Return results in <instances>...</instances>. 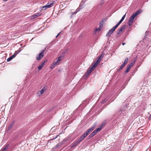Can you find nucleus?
<instances>
[{
  "label": "nucleus",
  "mask_w": 151,
  "mask_h": 151,
  "mask_svg": "<svg viewBox=\"0 0 151 151\" xmlns=\"http://www.w3.org/2000/svg\"><path fill=\"white\" fill-rule=\"evenodd\" d=\"M54 4V1H49L46 5L42 7L43 8H49L52 6Z\"/></svg>",
  "instance_id": "nucleus-1"
},
{
  "label": "nucleus",
  "mask_w": 151,
  "mask_h": 151,
  "mask_svg": "<svg viewBox=\"0 0 151 151\" xmlns=\"http://www.w3.org/2000/svg\"><path fill=\"white\" fill-rule=\"evenodd\" d=\"M117 28V27L115 26L113 27L112 28L110 29L109 32H108L107 34L106 35L107 37H109L112 34L115 29Z\"/></svg>",
  "instance_id": "nucleus-2"
},
{
  "label": "nucleus",
  "mask_w": 151,
  "mask_h": 151,
  "mask_svg": "<svg viewBox=\"0 0 151 151\" xmlns=\"http://www.w3.org/2000/svg\"><path fill=\"white\" fill-rule=\"evenodd\" d=\"M45 52V50H43L42 52L40 53L36 57V59L37 60H40L41 58H42L44 56V53Z\"/></svg>",
  "instance_id": "nucleus-3"
},
{
  "label": "nucleus",
  "mask_w": 151,
  "mask_h": 151,
  "mask_svg": "<svg viewBox=\"0 0 151 151\" xmlns=\"http://www.w3.org/2000/svg\"><path fill=\"white\" fill-rule=\"evenodd\" d=\"M96 67L95 65H93L91 68L87 70L86 76H88Z\"/></svg>",
  "instance_id": "nucleus-4"
},
{
  "label": "nucleus",
  "mask_w": 151,
  "mask_h": 151,
  "mask_svg": "<svg viewBox=\"0 0 151 151\" xmlns=\"http://www.w3.org/2000/svg\"><path fill=\"white\" fill-rule=\"evenodd\" d=\"M126 27V25H123L122 27L120 29H119V30H118V32L117 33V34H119V33H121L123 31V29L125 28V27Z\"/></svg>",
  "instance_id": "nucleus-5"
},
{
  "label": "nucleus",
  "mask_w": 151,
  "mask_h": 151,
  "mask_svg": "<svg viewBox=\"0 0 151 151\" xmlns=\"http://www.w3.org/2000/svg\"><path fill=\"white\" fill-rule=\"evenodd\" d=\"M96 134V133H95V132L93 131L88 136L87 138V139L88 140L89 139H90L91 138L93 137V136H94Z\"/></svg>",
  "instance_id": "nucleus-6"
},
{
  "label": "nucleus",
  "mask_w": 151,
  "mask_h": 151,
  "mask_svg": "<svg viewBox=\"0 0 151 151\" xmlns=\"http://www.w3.org/2000/svg\"><path fill=\"white\" fill-rule=\"evenodd\" d=\"M102 59L99 57L98 60L96 61V62L94 63L93 65H95V67H96L97 65L99 64V63L101 62Z\"/></svg>",
  "instance_id": "nucleus-7"
},
{
  "label": "nucleus",
  "mask_w": 151,
  "mask_h": 151,
  "mask_svg": "<svg viewBox=\"0 0 151 151\" xmlns=\"http://www.w3.org/2000/svg\"><path fill=\"white\" fill-rule=\"evenodd\" d=\"M79 143L77 141H76L75 142H74L73 144L71 145L70 148H72L74 147H76Z\"/></svg>",
  "instance_id": "nucleus-8"
},
{
  "label": "nucleus",
  "mask_w": 151,
  "mask_h": 151,
  "mask_svg": "<svg viewBox=\"0 0 151 151\" xmlns=\"http://www.w3.org/2000/svg\"><path fill=\"white\" fill-rule=\"evenodd\" d=\"M61 57H59L57 59V60L55 62H54L55 63V64L56 65H58L59 63H60V61L61 60Z\"/></svg>",
  "instance_id": "nucleus-9"
},
{
  "label": "nucleus",
  "mask_w": 151,
  "mask_h": 151,
  "mask_svg": "<svg viewBox=\"0 0 151 151\" xmlns=\"http://www.w3.org/2000/svg\"><path fill=\"white\" fill-rule=\"evenodd\" d=\"M141 12V11L140 10H138L136 11L134 14H132V15L135 17L137 16L138 14H139Z\"/></svg>",
  "instance_id": "nucleus-10"
},
{
  "label": "nucleus",
  "mask_w": 151,
  "mask_h": 151,
  "mask_svg": "<svg viewBox=\"0 0 151 151\" xmlns=\"http://www.w3.org/2000/svg\"><path fill=\"white\" fill-rule=\"evenodd\" d=\"M69 139L70 138L69 137H66L65 139H64L63 141H61V142H60L61 143V144L62 145L64 144L65 142L68 141Z\"/></svg>",
  "instance_id": "nucleus-11"
},
{
  "label": "nucleus",
  "mask_w": 151,
  "mask_h": 151,
  "mask_svg": "<svg viewBox=\"0 0 151 151\" xmlns=\"http://www.w3.org/2000/svg\"><path fill=\"white\" fill-rule=\"evenodd\" d=\"M84 138L82 136H81L80 137V138L77 141L79 143H80V142L84 139Z\"/></svg>",
  "instance_id": "nucleus-12"
},
{
  "label": "nucleus",
  "mask_w": 151,
  "mask_h": 151,
  "mask_svg": "<svg viewBox=\"0 0 151 151\" xmlns=\"http://www.w3.org/2000/svg\"><path fill=\"white\" fill-rule=\"evenodd\" d=\"M101 129V127H99L97 129H95L93 131L95 132V133L96 134L97 133V132H99L100 131Z\"/></svg>",
  "instance_id": "nucleus-13"
},
{
  "label": "nucleus",
  "mask_w": 151,
  "mask_h": 151,
  "mask_svg": "<svg viewBox=\"0 0 151 151\" xmlns=\"http://www.w3.org/2000/svg\"><path fill=\"white\" fill-rule=\"evenodd\" d=\"M45 90V87L43 88L42 89L40 92L39 91L38 93V94H39V93L40 92V95H42L43 93L44 92V91Z\"/></svg>",
  "instance_id": "nucleus-14"
},
{
  "label": "nucleus",
  "mask_w": 151,
  "mask_h": 151,
  "mask_svg": "<svg viewBox=\"0 0 151 151\" xmlns=\"http://www.w3.org/2000/svg\"><path fill=\"white\" fill-rule=\"evenodd\" d=\"M14 121H12V122L11 123L10 125L9 126V127H8V129L9 130L13 126V125L14 123Z\"/></svg>",
  "instance_id": "nucleus-15"
},
{
  "label": "nucleus",
  "mask_w": 151,
  "mask_h": 151,
  "mask_svg": "<svg viewBox=\"0 0 151 151\" xmlns=\"http://www.w3.org/2000/svg\"><path fill=\"white\" fill-rule=\"evenodd\" d=\"M40 13H38L37 14L33 15L32 16V18L34 19L38 17L40 15Z\"/></svg>",
  "instance_id": "nucleus-16"
},
{
  "label": "nucleus",
  "mask_w": 151,
  "mask_h": 151,
  "mask_svg": "<svg viewBox=\"0 0 151 151\" xmlns=\"http://www.w3.org/2000/svg\"><path fill=\"white\" fill-rule=\"evenodd\" d=\"M85 1V0H82L81 3L80 4L79 6V7L80 6H81V7H82V8L83 7V6L84 4V2Z\"/></svg>",
  "instance_id": "nucleus-17"
},
{
  "label": "nucleus",
  "mask_w": 151,
  "mask_h": 151,
  "mask_svg": "<svg viewBox=\"0 0 151 151\" xmlns=\"http://www.w3.org/2000/svg\"><path fill=\"white\" fill-rule=\"evenodd\" d=\"M82 9V7H81V6H80L78 8L76 12L73 13V14H75L76 13L78 12L81 9Z\"/></svg>",
  "instance_id": "nucleus-18"
},
{
  "label": "nucleus",
  "mask_w": 151,
  "mask_h": 151,
  "mask_svg": "<svg viewBox=\"0 0 151 151\" xmlns=\"http://www.w3.org/2000/svg\"><path fill=\"white\" fill-rule=\"evenodd\" d=\"M128 60V59L127 58H125V59L124 63H123V64L124 65H125L127 63V61Z\"/></svg>",
  "instance_id": "nucleus-19"
},
{
  "label": "nucleus",
  "mask_w": 151,
  "mask_h": 151,
  "mask_svg": "<svg viewBox=\"0 0 151 151\" xmlns=\"http://www.w3.org/2000/svg\"><path fill=\"white\" fill-rule=\"evenodd\" d=\"M18 52H15L14 53V54L12 56H11V57H12V58H15V56H16V55L17 54H18Z\"/></svg>",
  "instance_id": "nucleus-20"
},
{
  "label": "nucleus",
  "mask_w": 151,
  "mask_h": 151,
  "mask_svg": "<svg viewBox=\"0 0 151 151\" xmlns=\"http://www.w3.org/2000/svg\"><path fill=\"white\" fill-rule=\"evenodd\" d=\"M62 145V144H61V143L60 142L59 143H58L57 144V145L55 147V148H58L59 146H61Z\"/></svg>",
  "instance_id": "nucleus-21"
},
{
  "label": "nucleus",
  "mask_w": 151,
  "mask_h": 151,
  "mask_svg": "<svg viewBox=\"0 0 151 151\" xmlns=\"http://www.w3.org/2000/svg\"><path fill=\"white\" fill-rule=\"evenodd\" d=\"M125 66V65H124L122 64V65H121L120 67L119 68L118 70L120 71L121 70L124 68Z\"/></svg>",
  "instance_id": "nucleus-22"
},
{
  "label": "nucleus",
  "mask_w": 151,
  "mask_h": 151,
  "mask_svg": "<svg viewBox=\"0 0 151 151\" xmlns=\"http://www.w3.org/2000/svg\"><path fill=\"white\" fill-rule=\"evenodd\" d=\"M103 21H102V22H100V23L99 24V28H101V29H102V28L103 27Z\"/></svg>",
  "instance_id": "nucleus-23"
},
{
  "label": "nucleus",
  "mask_w": 151,
  "mask_h": 151,
  "mask_svg": "<svg viewBox=\"0 0 151 151\" xmlns=\"http://www.w3.org/2000/svg\"><path fill=\"white\" fill-rule=\"evenodd\" d=\"M122 21H123L121 19L119 22L117 23V24L116 25H115V26L117 27Z\"/></svg>",
  "instance_id": "nucleus-24"
},
{
  "label": "nucleus",
  "mask_w": 151,
  "mask_h": 151,
  "mask_svg": "<svg viewBox=\"0 0 151 151\" xmlns=\"http://www.w3.org/2000/svg\"><path fill=\"white\" fill-rule=\"evenodd\" d=\"M130 67H129L127 66V69L125 71V73H127L129 71V70H130Z\"/></svg>",
  "instance_id": "nucleus-25"
},
{
  "label": "nucleus",
  "mask_w": 151,
  "mask_h": 151,
  "mask_svg": "<svg viewBox=\"0 0 151 151\" xmlns=\"http://www.w3.org/2000/svg\"><path fill=\"white\" fill-rule=\"evenodd\" d=\"M134 62H133V63L132 62L131 63H130V64H129L128 65V66L130 68L131 67H132V66H133V65L134 64Z\"/></svg>",
  "instance_id": "nucleus-26"
},
{
  "label": "nucleus",
  "mask_w": 151,
  "mask_h": 151,
  "mask_svg": "<svg viewBox=\"0 0 151 151\" xmlns=\"http://www.w3.org/2000/svg\"><path fill=\"white\" fill-rule=\"evenodd\" d=\"M56 65L55 64V63L54 62L53 63H52V64L51 65V66L50 67V68H51V69H53V68H54V66L55 65Z\"/></svg>",
  "instance_id": "nucleus-27"
},
{
  "label": "nucleus",
  "mask_w": 151,
  "mask_h": 151,
  "mask_svg": "<svg viewBox=\"0 0 151 151\" xmlns=\"http://www.w3.org/2000/svg\"><path fill=\"white\" fill-rule=\"evenodd\" d=\"M8 146H6L4 148L2 149L1 151H5L8 148Z\"/></svg>",
  "instance_id": "nucleus-28"
},
{
  "label": "nucleus",
  "mask_w": 151,
  "mask_h": 151,
  "mask_svg": "<svg viewBox=\"0 0 151 151\" xmlns=\"http://www.w3.org/2000/svg\"><path fill=\"white\" fill-rule=\"evenodd\" d=\"M132 22H133L132 21H130V20H129V22H128V25L130 26H131L132 24Z\"/></svg>",
  "instance_id": "nucleus-29"
},
{
  "label": "nucleus",
  "mask_w": 151,
  "mask_h": 151,
  "mask_svg": "<svg viewBox=\"0 0 151 151\" xmlns=\"http://www.w3.org/2000/svg\"><path fill=\"white\" fill-rule=\"evenodd\" d=\"M105 55V54L104 53H102L101 55L100 56V58H101L102 59V58H103V57H104V55Z\"/></svg>",
  "instance_id": "nucleus-30"
},
{
  "label": "nucleus",
  "mask_w": 151,
  "mask_h": 151,
  "mask_svg": "<svg viewBox=\"0 0 151 151\" xmlns=\"http://www.w3.org/2000/svg\"><path fill=\"white\" fill-rule=\"evenodd\" d=\"M43 67H42L41 65H39L38 67V70H41Z\"/></svg>",
  "instance_id": "nucleus-31"
},
{
  "label": "nucleus",
  "mask_w": 151,
  "mask_h": 151,
  "mask_svg": "<svg viewBox=\"0 0 151 151\" xmlns=\"http://www.w3.org/2000/svg\"><path fill=\"white\" fill-rule=\"evenodd\" d=\"M12 57L11 56L10 57L8 58L7 60L8 62L10 61L11 60H12Z\"/></svg>",
  "instance_id": "nucleus-32"
},
{
  "label": "nucleus",
  "mask_w": 151,
  "mask_h": 151,
  "mask_svg": "<svg viewBox=\"0 0 151 151\" xmlns=\"http://www.w3.org/2000/svg\"><path fill=\"white\" fill-rule=\"evenodd\" d=\"M88 135V134L86 133H84L83 135H82L84 138L86 137Z\"/></svg>",
  "instance_id": "nucleus-33"
},
{
  "label": "nucleus",
  "mask_w": 151,
  "mask_h": 151,
  "mask_svg": "<svg viewBox=\"0 0 151 151\" xmlns=\"http://www.w3.org/2000/svg\"><path fill=\"white\" fill-rule=\"evenodd\" d=\"M106 122L105 121L104 122L101 124V127H103L106 124Z\"/></svg>",
  "instance_id": "nucleus-34"
},
{
  "label": "nucleus",
  "mask_w": 151,
  "mask_h": 151,
  "mask_svg": "<svg viewBox=\"0 0 151 151\" xmlns=\"http://www.w3.org/2000/svg\"><path fill=\"white\" fill-rule=\"evenodd\" d=\"M101 29L100 28H96V31H99L101 30Z\"/></svg>",
  "instance_id": "nucleus-35"
},
{
  "label": "nucleus",
  "mask_w": 151,
  "mask_h": 151,
  "mask_svg": "<svg viewBox=\"0 0 151 151\" xmlns=\"http://www.w3.org/2000/svg\"><path fill=\"white\" fill-rule=\"evenodd\" d=\"M126 14H125L122 17V19H121V20H122L123 21L125 18V17Z\"/></svg>",
  "instance_id": "nucleus-36"
},
{
  "label": "nucleus",
  "mask_w": 151,
  "mask_h": 151,
  "mask_svg": "<svg viewBox=\"0 0 151 151\" xmlns=\"http://www.w3.org/2000/svg\"><path fill=\"white\" fill-rule=\"evenodd\" d=\"M96 127V125H94L93 126H92L91 128L93 129V130Z\"/></svg>",
  "instance_id": "nucleus-37"
},
{
  "label": "nucleus",
  "mask_w": 151,
  "mask_h": 151,
  "mask_svg": "<svg viewBox=\"0 0 151 151\" xmlns=\"http://www.w3.org/2000/svg\"><path fill=\"white\" fill-rule=\"evenodd\" d=\"M90 132L88 130H87V131H86V132L87 134L88 135L90 133Z\"/></svg>",
  "instance_id": "nucleus-38"
},
{
  "label": "nucleus",
  "mask_w": 151,
  "mask_h": 151,
  "mask_svg": "<svg viewBox=\"0 0 151 151\" xmlns=\"http://www.w3.org/2000/svg\"><path fill=\"white\" fill-rule=\"evenodd\" d=\"M45 62H42V63H41V66H42V67H43V66L44 65V64H45Z\"/></svg>",
  "instance_id": "nucleus-39"
},
{
  "label": "nucleus",
  "mask_w": 151,
  "mask_h": 151,
  "mask_svg": "<svg viewBox=\"0 0 151 151\" xmlns=\"http://www.w3.org/2000/svg\"><path fill=\"white\" fill-rule=\"evenodd\" d=\"M88 130L89 131L91 132V131H92L93 130V129L91 128H90L89 129H88Z\"/></svg>",
  "instance_id": "nucleus-40"
},
{
  "label": "nucleus",
  "mask_w": 151,
  "mask_h": 151,
  "mask_svg": "<svg viewBox=\"0 0 151 151\" xmlns=\"http://www.w3.org/2000/svg\"><path fill=\"white\" fill-rule=\"evenodd\" d=\"M131 18H132L133 19H134L135 17H134V16L132 15V16L131 17Z\"/></svg>",
  "instance_id": "nucleus-41"
},
{
  "label": "nucleus",
  "mask_w": 151,
  "mask_h": 151,
  "mask_svg": "<svg viewBox=\"0 0 151 151\" xmlns=\"http://www.w3.org/2000/svg\"><path fill=\"white\" fill-rule=\"evenodd\" d=\"M133 20L134 19H133L131 17L129 19V20H130V21H132V22L133 21Z\"/></svg>",
  "instance_id": "nucleus-42"
},
{
  "label": "nucleus",
  "mask_w": 151,
  "mask_h": 151,
  "mask_svg": "<svg viewBox=\"0 0 151 151\" xmlns=\"http://www.w3.org/2000/svg\"><path fill=\"white\" fill-rule=\"evenodd\" d=\"M104 3V1H102L101 3V5Z\"/></svg>",
  "instance_id": "nucleus-43"
},
{
  "label": "nucleus",
  "mask_w": 151,
  "mask_h": 151,
  "mask_svg": "<svg viewBox=\"0 0 151 151\" xmlns=\"http://www.w3.org/2000/svg\"><path fill=\"white\" fill-rule=\"evenodd\" d=\"M125 43L124 42H122V45H124L125 44Z\"/></svg>",
  "instance_id": "nucleus-44"
},
{
  "label": "nucleus",
  "mask_w": 151,
  "mask_h": 151,
  "mask_svg": "<svg viewBox=\"0 0 151 151\" xmlns=\"http://www.w3.org/2000/svg\"><path fill=\"white\" fill-rule=\"evenodd\" d=\"M60 33H61V32H60V33H59L57 35H58V36H59L60 35Z\"/></svg>",
  "instance_id": "nucleus-45"
},
{
  "label": "nucleus",
  "mask_w": 151,
  "mask_h": 151,
  "mask_svg": "<svg viewBox=\"0 0 151 151\" xmlns=\"http://www.w3.org/2000/svg\"><path fill=\"white\" fill-rule=\"evenodd\" d=\"M43 62H45V63L47 62V60H45Z\"/></svg>",
  "instance_id": "nucleus-46"
},
{
  "label": "nucleus",
  "mask_w": 151,
  "mask_h": 151,
  "mask_svg": "<svg viewBox=\"0 0 151 151\" xmlns=\"http://www.w3.org/2000/svg\"><path fill=\"white\" fill-rule=\"evenodd\" d=\"M58 135H57V136H56V137H55V138H57V137H58Z\"/></svg>",
  "instance_id": "nucleus-47"
},
{
  "label": "nucleus",
  "mask_w": 151,
  "mask_h": 151,
  "mask_svg": "<svg viewBox=\"0 0 151 151\" xmlns=\"http://www.w3.org/2000/svg\"><path fill=\"white\" fill-rule=\"evenodd\" d=\"M58 36L57 35L56 36V37L57 38L58 37Z\"/></svg>",
  "instance_id": "nucleus-48"
},
{
  "label": "nucleus",
  "mask_w": 151,
  "mask_h": 151,
  "mask_svg": "<svg viewBox=\"0 0 151 151\" xmlns=\"http://www.w3.org/2000/svg\"><path fill=\"white\" fill-rule=\"evenodd\" d=\"M147 33V32H145V34H146Z\"/></svg>",
  "instance_id": "nucleus-49"
}]
</instances>
